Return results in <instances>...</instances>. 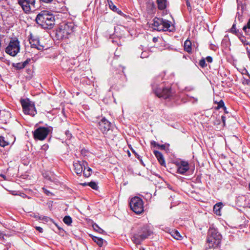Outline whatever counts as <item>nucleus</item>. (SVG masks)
<instances>
[{
    "instance_id": "7ed1b4c3",
    "label": "nucleus",
    "mask_w": 250,
    "mask_h": 250,
    "mask_svg": "<svg viewBox=\"0 0 250 250\" xmlns=\"http://www.w3.org/2000/svg\"><path fill=\"white\" fill-rule=\"evenodd\" d=\"M153 90L158 97L164 99H170L173 94L169 84L166 86L162 84L156 87H153Z\"/></svg>"
},
{
    "instance_id": "c9c22d12",
    "label": "nucleus",
    "mask_w": 250,
    "mask_h": 250,
    "mask_svg": "<svg viewBox=\"0 0 250 250\" xmlns=\"http://www.w3.org/2000/svg\"><path fill=\"white\" fill-rule=\"evenodd\" d=\"M186 4L188 7V10L189 12H191L192 10V7L188 0H186Z\"/></svg>"
},
{
    "instance_id": "a18cd8bd",
    "label": "nucleus",
    "mask_w": 250,
    "mask_h": 250,
    "mask_svg": "<svg viewBox=\"0 0 250 250\" xmlns=\"http://www.w3.org/2000/svg\"><path fill=\"white\" fill-rule=\"evenodd\" d=\"M221 118H222V122H223L224 125H225V117L224 116H222L221 117Z\"/></svg>"
},
{
    "instance_id": "a211bd4d",
    "label": "nucleus",
    "mask_w": 250,
    "mask_h": 250,
    "mask_svg": "<svg viewBox=\"0 0 250 250\" xmlns=\"http://www.w3.org/2000/svg\"><path fill=\"white\" fill-rule=\"evenodd\" d=\"M153 152L160 165L162 166H166L165 160L162 153L157 150H154Z\"/></svg>"
},
{
    "instance_id": "de8ad7c7",
    "label": "nucleus",
    "mask_w": 250,
    "mask_h": 250,
    "mask_svg": "<svg viewBox=\"0 0 250 250\" xmlns=\"http://www.w3.org/2000/svg\"><path fill=\"white\" fill-rule=\"evenodd\" d=\"M223 108V110H224V112L226 113H228V112L227 111V107L225 106Z\"/></svg>"
},
{
    "instance_id": "f03ea898",
    "label": "nucleus",
    "mask_w": 250,
    "mask_h": 250,
    "mask_svg": "<svg viewBox=\"0 0 250 250\" xmlns=\"http://www.w3.org/2000/svg\"><path fill=\"white\" fill-rule=\"evenodd\" d=\"M221 235L214 228H210L208 231L207 243L209 248H216L221 243Z\"/></svg>"
},
{
    "instance_id": "a878e982",
    "label": "nucleus",
    "mask_w": 250,
    "mask_h": 250,
    "mask_svg": "<svg viewBox=\"0 0 250 250\" xmlns=\"http://www.w3.org/2000/svg\"><path fill=\"white\" fill-rule=\"evenodd\" d=\"M222 203L216 204L214 206L213 211L214 212L218 215H220V209Z\"/></svg>"
},
{
    "instance_id": "4c0bfd02",
    "label": "nucleus",
    "mask_w": 250,
    "mask_h": 250,
    "mask_svg": "<svg viewBox=\"0 0 250 250\" xmlns=\"http://www.w3.org/2000/svg\"><path fill=\"white\" fill-rule=\"evenodd\" d=\"M208 62H212V58L210 56H208L206 58V60Z\"/></svg>"
},
{
    "instance_id": "c85d7f7f",
    "label": "nucleus",
    "mask_w": 250,
    "mask_h": 250,
    "mask_svg": "<svg viewBox=\"0 0 250 250\" xmlns=\"http://www.w3.org/2000/svg\"><path fill=\"white\" fill-rule=\"evenodd\" d=\"M250 19L249 20L247 24L246 25H245L243 28V30H244V31L246 34H249V35H250Z\"/></svg>"
},
{
    "instance_id": "473e14b6",
    "label": "nucleus",
    "mask_w": 250,
    "mask_h": 250,
    "mask_svg": "<svg viewBox=\"0 0 250 250\" xmlns=\"http://www.w3.org/2000/svg\"><path fill=\"white\" fill-rule=\"evenodd\" d=\"M215 103L217 104V107H216V109H219L221 107L223 108L225 106L224 102L222 100H220L218 102H215Z\"/></svg>"
},
{
    "instance_id": "c756f323",
    "label": "nucleus",
    "mask_w": 250,
    "mask_h": 250,
    "mask_svg": "<svg viewBox=\"0 0 250 250\" xmlns=\"http://www.w3.org/2000/svg\"><path fill=\"white\" fill-rule=\"evenodd\" d=\"M63 221L65 224L70 225L72 222V220L70 216H65L63 219Z\"/></svg>"
},
{
    "instance_id": "f704fd0d",
    "label": "nucleus",
    "mask_w": 250,
    "mask_h": 250,
    "mask_svg": "<svg viewBox=\"0 0 250 250\" xmlns=\"http://www.w3.org/2000/svg\"><path fill=\"white\" fill-rule=\"evenodd\" d=\"M13 66L16 68L17 69H19V70H20V69H21L22 68H23V67L22 65V63L21 62H19V63H13Z\"/></svg>"
},
{
    "instance_id": "39448f33",
    "label": "nucleus",
    "mask_w": 250,
    "mask_h": 250,
    "mask_svg": "<svg viewBox=\"0 0 250 250\" xmlns=\"http://www.w3.org/2000/svg\"><path fill=\"white\" fill-rule=\"evenodd\" d=\"M23 113L26 115L34 116L37 114L34 103L29 99H21L20 101Z\"/></svg>"
},
{
    "instance_id": "2eb2a0df",
    "label": "nucleus",
    "mask_w": 250,
    "mask_h": 250,
    "mask_svg": "<svg viewBox=\"0 0 250 250\" xmlns=\"http://www.w3.org/2000/svg\"><path fill=\"white\" fill-rule=\"evenodd\" d=\"M131 239L133 242L137 245L141 244L142 241L145 239V237L140 234L137 231L132 235Z\"/></svg>"
},
{
    "instance_id": "5fc2aeb1",
    "label": "nucleus",
    "mask_w": 250,
    "mask_h": 250,
    "mask_svg": "<svg viewBox=\"0 0 250 250\" xmlns=\"http://www.w3.org/2000/svg\"><path fill=\"white\" fill-rule=\"evenodd\" d=\"M128 155L130 156V153L129 152H128Z\"/></svg>"
},
{
    "instance_id": "412c9836",
    "label": "nucleus",
    "mask_w": 250,
    "mask_h": 250,
    "mask_svg": "<svg viewBox=\"0 0 250 250\" xmlns=\"http://www.w3.org/2000/svg\"><path fill=\"white\" fill-rule=\"evenodd\" d=\"M158 8L161 10H164L167 7V0H157Z\"/></svg>"
},
{
    "instance_id": "9b49d317",
    "label": "nucleus",
    "mask_w": 250,
    "mask_h": 250,
    "mask_svg": "<svg viewBox=\"0 0 250 250\" xmlns=\"http://www.w3.org/2000/svg\"><path fill=\"white\" fill-rule=\"evenodd\" d=\"M110 123L103 118L98 123V127L104 133L108 131L110 127Z\"/></svg>"
},
{
    "instance_id": "aec40b11",
    "label": "nucleus",
    "mask_w": 250,
    "mask_h": 250,
    "mask_svg": "<svg viewBox=\"0 0 250 250\" xmlns=\"http://www.w3.org/2000/svg\"><path fill=\"white\" fill-rule=\"evenodd\" d=\"M170 21L167 20H164L163 19L162 24L163 29L162 31H170V30H169V28L170 27Z\"/></svg>"
},
{
    "instance_id": "4be33fe9",
    "label": "nucleus",
    "mask_w": 250,
    "mask_h": 250,
    "mask_svg": "<svg viewBox=\"0 0 250 250\" xmlns=\"http://www.w3.org/2000/svg\"><path fill=\"white\" fill-rule=\"evenodd\" d=\"M184 49L188 53H190L191 52L192 47H191V42L188 40H187L184 42Z\"/></svg>"
},
{
    "instance_id": "4468645a",
    "label": "nucleus",
    "mask_w": 250,
    "mask_h": 250,
    "mask_svg": "<svg viewBox=\"0 0 250 250\" xmlns=\"http://www.w3.org/2000/svg\"><path fill=\"white\" fill-rule=\"evenodd\" d=\"M11 114L9 112L3 110L0 111V120L2 124H6L10 121Z\"/></svg>"
},
{
    "instance_id": "b1692460",
    "label": "nucleus",
    "mask_w": 250,
    "mask_h": 250,
    "mask_svg": "<svg viewBox=\"0 0 250 250\" xmlns=\"http://www.w3.org/2000/svg\"><path fill=\"white\" fill-rule=\"evenodd\" d=\"M83 172L84 176L86 178H88L91 176L92 171L91 168L87 166L85 167V168L83 167Z\"/></svg>"
},
{
    "instance_id": "f8f14e48",
    "label": "nucleus",
    "mask_w": 250,
    "mask_h": 250,
    "mask_svg": "<svg viewBox=\"0 0 250 250\" xmlns=\"http://www.w3.org/2000/svg\"><path fill=\"white\" fill-rule=\"evenodd\" d=\"M177 173L183 174L189 168L188 163L187 161H181L177 164Z\"/></svg>"
},
{
    "instance_id": "2f4dec72",
    "label": "nucleus",
    "mask_w": 250,
    "mask_h": 250,
    "mask_svg": "<svg viewBox=\"0 0 250 250\" xmlns=\"http://www.w3.org/2000/svg\"><path fill=\"white\" fill-rule=\"evenodd\" d=\"M88 186L95 190H97L98 188V186L96 183L95 182H90L88 183Z\"/></svg>"
},
{
    "instance_id": "3c124183",
    "label": "nucleus",
    "mask_w": 250,
    "mask_h": 250,
    "mask_svg": "<svg viewBox=\"0 0 250 250\" xmlns=\"http://www.w3.org/2000/svg\"><path fill=\"white\" fill-rule=\"evenodd\" d=\"M153 41L154 42H156L157 41V39L156 38H155V37H154V38H153Z\"/></svg>"
},
{
    "instance_id": "79ce46f5",
    "label": "nucleus",
    "mask_w": 250,
    "mask_h": 250,
    "mask_svg": "<svg viewBox=\"0 0 250 250\" xmlns=\"http://www.w3.org/2000/svg\"><path fill=\"white\" fill-rule=\"evenodd\" d=\"M158 147L162 150H165L166 148V146L165 145H159Z\"/></svg>"
},
{
    "instance_id": "09e8293b",
    "label": "nucleus",
    "mask_w": 250,
    "mask_h": 250,
    "mask_svg": "<svg viewBox=\"0 0 250 250\" xmlns=\"http://www.w3.org/2000/svg\"><path fill=\"white\" fill-rule=\"evenodd\" d=\"M81 185L83 186H84V187H85V186L88 185V183H81Z\"/></svg>"
},
{
    "instance_id": "20e7f679",
    "label": "nucleus",
    "mask_w": 250,
    "mask_h": 250,
    "mask_svg": "<svg viewBox=\"0 0 250 250\" xmlns=\"http://www.w3.org/2000/svg\"><path fill=\"white\" fill-rule=\"evenodd\" d=\"M74 28V24L73 22L64 23L60 26L56 35L62 39L68 38V36L73 32Z\"/></svg>"
},
{
    "instance_id": "6e6552de",
    "label": "nucleus",
    "mask_w": 250,
    "mask_h": 250,
    "mask_svg": "<svg viewBox=\"0 0 250 250\" xmlns=\"http://www.w3.org/2000/svg\"><path fill=\"white\" fill-rule=\"evenodd\" d=\"M36 0H18V3L26 13L34 10Z\"/></svg>"
},
{
    "instance_id": "5701e85b",
    "label": "nucleus",
    "mask_w": 250,
    "mask_h": 250,
    "mask_svg": "<svg viewBox=\"0 0 250 250\" xmlns=\"http://www.w3.org/2000/svg\"><path fill=\"white\" fill-rule=\"evenodd\" d=\"M92 240L97 243L99 247H102L103 244L104 240L102 238L90 235Z\"/></svg>"
},
{
    "instance_id": "58836bf2",
    "label": "nucleus",
    "mask_w": 250,
    "mask_h": 250,
    "mask_svg": "<svg viewBox=\"0 0 250 250\" xmlns=\"http://www.w3.org/2000/svg\"><path fill=\"white\" fill-rule=\"evenodd\" d=\"M151 145L154 147L159 146V144H158L157 142H156L154 141H152L151 142Z\"/></svg>"
},
{
    "instance_id": "0eeeda50",
    "label": "nucleus",
    "mask_w": 250,
    "mask_h": 250,
    "mask_svg": "<svg viewBox=\"0 0 250 250\" xmlns=\"http://www.w3.org/2000/svg\"><path fill=\"white\" fill-rule=\"evenodd\" d=\"M20 50V42L18 39L15 38L10 41L5 48V52L12 56H15L19 52Z\"/></svg>"
},
{
    "instance_id": "ea45409f",
    "label": "nucleus",
    "mask_w": 250,
    "mask_h": 250,
    "mask_svg": "<svg viewBox=\"0 0 250 250\" xmlns=\"http://www.w3.org/2000/svg\"><path fill=\"white\" fill-rule=\"evenodd\" d=\"M132 152L135 154V156L140 160L139 155L135 152V151L133 149L131 148Z\"/></svg>"
},
{
    "instance_id": "dca6fc26",
    "label": "nucleus",
    "mask_w": 250,
    "mask_h": 250,
    "mask_svg": "<svg viewBox=\"0 0 250 250\" xmlns=\"http://www.w3.org/2000/svg\"><path fill=\"white\" fill-rule=\"evenodd\" d=\"M162 21L163 19L162 18H158L157 17H155L153 19V26L154 28V29L159 31H161L163 29V27L162 26Z\"/></svg>"
},
{
    "instance_id": "72a5a7b5",
    "label": "nucleus",
    "mask_w": 250,
    "mask_h": 250,
    "mask_svg": "<svg viewBox=\"0 0 250 250\" xmlns=\"http://www.w3.org/2000/svg\"><path fill=\"white\" fill-rule=\"evenodd\" d=\"M199 64L202 68H204L207 66V64L206 63V60L204 58H203L201 60H200Z\"/></svg>"
},
{
    "instance_id": "603ef678",
    "label": "nucleus",
    "mask_w": 250,
    "mask_h": 250,
    "mask_svg": "<svg viewBox=\"0 0 250 250\" xmlns=\"http://www.w3.org/2000/svg\"><path fill=\"white\" fill-rule=\"evenodd\" d=\"M151 6H152V7H154V4H153V3H152V4H151Z\"/></svg>"
},
{
    "instance_id": "ddd939ff",
    "label": "nucleus",
    "mask_w": 250,
    "mask_h": 250,
    "mask_svg": "<svg viewBox=\"0 0 250 250\" xmlns=\"http://www.w3.org/2000/svg\"><path fill=\"white\" fill-rule=\"evenodd\" d=\"M29 43L32 48L37 49L39 50L44 49V46L40 44L39 40L38 38L31 37L29 39Z\"/></svg>"
},
{
    "instance_id": "9d476101",
    "label": "nucleus",
    "mask_w": 250,
    "mask_h": 250,
    "mask_svg": "<svg viewBox=\"0 0 250 250\" xmlns=\"http://www.w3.org/2000/svg\"><path fill=\"white\" fill-rule=\"evenodd\" d=\"M74 170L77 175H81L83 167L88 166L87 163L85 161H77L74 163Z\"/></svg>"
},
{
    "instance_id": "864d4df0",
    "label": "nucleus",
    "mask_w": 250,
    "mask_h": 250,
    "mask_svg": "<svg viewBox=\"0 0 250 250\" xmlns=\"http://www.w3.org/2000/svg\"><path fill=\"white\" fill-rule=\"evenodd\" d=\"M249 189H250V184H249Z\"/></svg>"
},
{
    "instance_id": "49530a36",
    "label": "nucleus",
    "mask_w": 250,
    "mask_h": 250,
    "mask_svg": "<svg viewBox=\"0 0 250 250\" xmlns=\"http://www.w3.org/2000/svg\"><path fill=\"white\" fill-rule=\"evenodd\" d=\"M44 192L47 195H49L50 193V192L46 189L44 190Z\"/></svg>"
},
{
    "instance_id": "a19ab883",
    "label": "nucleus",
    "mask_w": 250,
    "mask_h": 250,
    "mask_svg": "<svg viewBox=\"0 0 250 250\" xmlns=\"http://www.w3.org/2000/svg\"><path fill=\"white\" fill-rule=\"evenodd\" d=\"M35 229H36V230L39 231L40 232L42 233L43 232L42 228L40 227H36Z\"/></svg>"
},
{
    "instance_id": "37998d69",
    "label": "nucleus",
    "mask_w": 250,
    "mask_h": 250,
    "mask_svg": "<svg viewBox=\"0 0 250 250\" xmlns=\"http://www.w3.org/2000/svg\"><path fill=\"white\" fill-rule=\"evenodd\" d=\"M65 134L68 137V138H71V136H72V135L70 133L69 131V130H66V132H65Z\"/></svg>"
},
{
    "instance_id": "bb28decb",
    "label": "nucleus",
    "mask_w": 250,
    "mask_h": 250,
    "mask_svg": "<svg viewBox=\"0 0 250 250\" xmlns=\"http://www.w3.org/2000/svg\"><path fill=\"white\" fill-rule=\"evenodd\" d=\"M9 142H8L3 136H0V146L2 147H4L8 146Z\"/></svg>"
},
{
    "instance_id": "cd10ccee",
    "label": "nucleus",
    "mask_w": 250,
    "mask_h": 250,
    "mask_svg": "<svg viewBox=\"0 0 250 250\" xmlns=\"http://www.w3.org/2000/svg\"><path fill=\"white\" fill-rule=\"evenodd\" d=\"M92 227L94 230L100 233L103 234L105 233V231L101 228H100L98 225L94 223L92 225Z\"/></svg>"
},
{
    "instance_id": "f3484780",
    "label": "nucleus",
    "mask_w": 250,
    "mask_h": 250,
    "mask_svg": "<svg viewBox=\"0 0 250 250\" xmlns=\"http://www.w3.org/2000/svg\"><path fill=\"white\" fill-rule=\"evenodd\" d=\"M138 232L141 235H144L145 237V239L147 238L151 234V231L149 230L148 228L146 226H144L138 229Z\"/></svg>"
},
{
    "instance_id": "e433bc0d",
    "label": "nucleus",
    "mask_w": 250,
    "mask_h": 250,
    "mask_svg": "<svg viewBox=\"0 0 250 250\" xmlns=\"http://www.w3.org/2000/svg\"><path fill=\"white\" fill-rule=\"evenodd\" d=\"M30 61H31L30 59H27L24 62H21L23 68H24L29 63V62H30Z\"/></svg>"
},
{
    "instance_id": "6e6d98bb",
    "label": "nucleus",
    "mask_w": 250,
    "mask_h": 250,
    "mask_svg": "<svg viewBox=\"0 0 250 250\" xmlns=\"http://www.w3.org/2000/svg\"><path fill=\"white\" fill-rule=\"evenodd\" d=\"M231 147H232V148H234V147H233V144L231 145Z\"/></svg>"
},
{
    "instance_id": "8fccbe9b",
    "label": "nucleus",
    "mask_w": 250,
    "mask_h": 250,
    "mask_svg": "<svg viewBox=\"0 0 250 250\" xmlns=\"http://www.w3.org/2000/svg\"><path fill=\"white\" fill-rule=\"evenodd\" d=\"M48 219V217H44L43 218V220L45 221H47Z\"/></svg>"
},
{
    "instance_id": "6ab92c4d",
    "label": "nucleus",
    "mask_w": 250,
    "mask_h": 250,
    "mask_svg": "<svg viewBox=\"0 0 250 250\" xmlns=\"http://www.w3.org/2000/svg\"><path fill=\"white\" fill-rule=\"evenodd\" d=\"M109 8L113 11L117 12L120 15L123 14L122 11L116 7L111 0H107Z\"/></svg>"
},
{
    "instance_id": "c03bdc74",
    "label": "nucleus",
    "mask_w": 250,
    "mask_h": 250,
    "mask_svg": "<svg viewBox=\"0 0 250 250\" xmlns=\"http://www.w3.org/2000/svg\"><path fill=\"white\" fill-rule=\"evenodd\" d=\"M41 0L45 3H49V2H51L53 0Z\"/></svg>"
},
{
    "instance_id": "7c9ffc66",
    "label": "nucleus",
    "mask_w": 250,
    "mask_h": 250,
    "mask_svg": "<svg viewBox=\"0 0 250 250\" xmlns=\"http://www.w3.org/2000/svg\"><path fill=\"white\" fill-rule=\"evenodd\" d=\"M230 32L234 34L238 35L239 33V30L236 29V24L234 23L230 29Z\"/></svg>"
},
{
    "instance_id": "f257e3e1",
    "label": "nucleus",
    "mask_w": 250,
    "mask_h": 250,
    "mask_svg": "<svg viewBox=\"0 0 250 250\" xmlns=\"http://www.w3.org/2000/svg\"><path fill=\"white\" fill-rule=\"evenodd\" d=\"M36 21L43 28L51 29L55 25V18L50 12L42 10L37 15Z\"/></svg>"
},
{
    "instance_id": "423d86ee",
    "label": "nucleus",
    "mask_w": 250,
    "mask_h": 250,
    "mask_svg": "<svg viewBox=\"0 0 250 250\" xmlns=\"http://www.w3.org/2000/svg\"><path fill=\"white\" fill-rule=\"evenodd\" d=\"M129 206L131 209L137 214H140L144 211L143 201L139 197L132 198L129 202Z\"/></svg>"
},
{
    "instance_id": "393cba45",
    "label": "nucleus",
    "mask_w": 250,
    "mask_h": 250,
    "mask_svg": "<svg viewBox=\"0 0 250 250\" xmlns=\"http://www.w3.org/2000/svg\"><path fill=\"white\" fill-rule=\"evenodd\" d=\"M171 236L175 239L180 240L182 238V236L180 233L176 230H172L170 232Z\"/></svg>"
},
{
    "instance_id": "1a4fd4ad",
    "label": "nucleus",
    "mask_w": 250,
    "mask_h": 250,
    "mask_svg": "<svg viewBox=\"0 0 250 250\" xmlns=\"http://www.w3.org/2000/svg\"><path fill=\"white\" fill-rule=\"evenodd\" d=\"M49 131L50 130L47 127H40L34 131V138L36 140H44L47 137Z\"/></svg>"
}]
</instances>
